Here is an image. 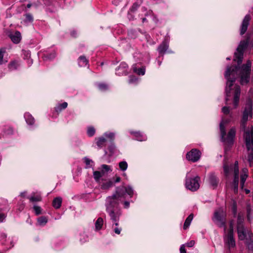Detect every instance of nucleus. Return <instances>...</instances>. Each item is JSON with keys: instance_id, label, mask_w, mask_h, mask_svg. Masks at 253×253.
I'll use <instances>...</instances> for the list:
<instances>
[{"instance_id": "obj_1", "label": "nucleus", "mask_w": 253, "mask_h": 253, "mask_svg": "<svg viewBox=\"0 0 253 253\" xmlns=\"http://www.w3.org/2000/svg\"><path fill=\"white\" fill-rule=\"evenodd\" d=\"M251 67V62L249 60L241 68L237 67L227 68L225 74V77L227 80L226 87V101L227 103V101L230 100V98L233 96L234 106L235 107L238 106L240 95V88L239 85L233 84L235 81V75L240 74L241 84H247L249 81Z\"/></svg>"}, {"instance_id": "obj_2", "label": "nucleus", "mask_w": 253, "mask_h": 253, "mask_svg": "<svg viewBox=\"0 0 253 253\" xmlns=\"http://www.w3.org/2000/svg\"><path fill=\"white\" fill-rule=\"evenodd\" d=\"M124 191L122 188H116L115 192L106 199V210L108 214L121 212L117 210L120 203L123 201Z\"/></svg>"}, {"instance_id": "obj_3", "label": "nucleus", "mask_w": 253, "mask_h": 253, "mask_svg": "<svg viewBox=\"0 0 253 253\" xmlns=\"http://www.w3.org/2000/svg\"><path fill=\"white\" fill-rule=\"evenodd\" d=\"M237 230L238 239L240 240L252 241L253 236L250 231L245 227L244 217L240 214H239L238 216Z\"/></svg>"}, {"instance_id": "obj_4", "label": "nucleus", "mask_w": 253, "mask_h": 253, "mask_svg": "<svg viewBox=\"0 0 253 253\" xmlns=\"http://www.w3.org/2000/svg\"><path fill=\"white\" fill-rule=\"evenodd\" d=\"M220 131L221 141L226 146L232 145L234 143L236 133V128L235 127H231L228 131L227 134H226L225 127L223 126V123H220Z\"/></svg>"}, {"instance_id": "obj_5", "label": "nucleus", "mask_w": 253, "mask_h": 253, "mask_svg": "<svg viewBox=\"0 0 253 253\" xmlns=\"http://www.w3.org/2000/svg\"><path fill=\"white\" fill-rule=\"evenodd\" d=\"M244 138L247 148L249 151L248 160L251 167L253 161V127L251 130H246L245 132Z\"/></svg>"}, {"instance_id": "obj_6", "label": "nucleus", "mask_w": 253, "mask_h": 253, "mask_svg": "<svg viewBox=\"0 0 253 253\" xmlns=\"http://www.w3.org/2000/svg\"><path fill=\"white\" fill-rule=\"evenodd\" d=\"M224 170L225 174L228 175L231 171L234 173V181L233 185L235 192L238 190V183H239V166L238 162L236 161L234 165L229 167L227 165H224Z\"/></svg>"}, {"instance_id": "obj_7", "label": "nucleus", "mask_w": 253, "mask_h": 253, "mask_svg": "<svg viewBox=\"0 0 253 253\" xmlns=\"http://www.w3.org/2000/svg\"><path fill=\"white\" fill-rule=\"evenodd\" d=\"M213 220L219 227H223L224 232H225L226 213L223 209H219L215 211Z\"/></svg>"}, {"instance_id": "obj_8", "label": "nucleus", "mask_w": 253, "mask_h": 253, "mask_svg": "<svg viewBox=\"0 0 253 253\" xmlns=\"http://www.w3.org/2000/svg\"><path fill=\"white\" fill-rule=\"evenodd\" d=\"M249 38L246 40L241 41L237 49V51L235 53L234 60L237 61L238 64L241 63L243 58L244 50L247 47L249 43Z\"/></svg>"}, {"instance_id": "obj_9", "label": "nucleus", "mask_w": 253, "mask_h": 253, "mask_svg": "<svg viewBox=\"0 0 253 253\" xmlns=\"http://www.w3.org/2000/svg\"><path fill=\"white\" fill-rule=\"evenodd\" d=\"M252 106L251 102L249 101L246 104L243 115V118L241 122V127L245 130L246 123L248 121L249 117L252 116Z\"/></svg>"}, {"instance_id": "obj_10", "label": "nucleus", "mask_w": 253, "mask_h": 253, "mask_svg": "<svg viewBox=\"0 0 253 253\" xmlns=\"http://www.w3.org/2000/svg\"><path fill=\"white\" fill-rule=\"evenodd\" d=\"M225 242L229 249L235 246V241L233 238V223H230L229 231L225 237Z\"/></svg>"}, {"instance_id": "obj_11", "label": "nucleus", "mask_w": 253, "mask_h": 253, "mask_svg": "<svg viewBox=\"0 0 253 253\" xmlns=\"http://www.w3.org/2000/svg\"><path fill=\"white\" fill-rule=\"evenodd\" d=\"M199 180L200 177L198 176L193 178H187L185 183L186 188L192 191H196L200 187Z\"/></svg>"}, {"instance_id": "obj_12", "label": "nucleus", "mask_w": 253, "mask_h": 253, "mask_svg": "<svg viewBox=\"0 0 253 253\" xmlns=\"http://www.w3.org/2000/svg\"><path fill=\"white\" fill-rule=\"evenodd\" d=\"M201 152L197 149H193L186 154L188 160L195 162L198 161L201 157Z\"/></svg>"}, {"instance_id": "obj_13", "label": "nucleus", "mask_w": 253, "mask_h": 253, "mask_svg": "<svg viewBox=\"0 0 253 253\" xmlns=\"http://www.w3.org/2000/svg\"><path fill=\"white\" fill-rule=\"evenodd\" d=\"M251 19L250 15H247L244 17L241 28L240 34L241 35L244 34L246 32L249 24V21Z\"/></svg>"}, {"instance_id": "obj_14", "label": "nucleus", "mask_w": 253, "mask_h": 253, "mask_svg": "<svg viewBox=\"0 0 253 253\" xmlns=\"http://www.w3.org/2000/svg\"><path fill=\"white\" fill-rule=\"evenodd\" d=\"M9 37L11 39V41L14 43H18L20 42L21 40V33L18 31L15 32H12L8 35Z\"/></svg>"}, {"instance_id": "obj_15", "label": "nucleus", "mask_w": 253, "mask_h": 253, "mask_svg": "<svg viewBox=\"0 0 253 253\" xmlns=\"http://www.w3.org/2000/svg\"><path fill=\"white\" fill-rule=\"evenodd\" d=\"M248 177V170L247 168H243L242 169L241 173L240 175V184L242 189L244 186L245 182L247 178Z\"/></svg>"}, {"instance_id": "obj_16", "label": "nucleus", "mask_w": 253, "mask_h": 253, "mask_svg": "<svg viewBox=\"0 0 253 253\" xmlns=\"http://www.w3.org/2000/svg\"><path fill=\"white\" fill-rule=\"evenodd\" d=\"M110 216V218L114 224L112 225V227H113V225H115L116 227H118L119 225V221L120 219V217L121 215V212H117L115 213H113L112 214H109Z\"/></svg>"}, {"instance_id": "obj_17", "label": "nucleus", "mask_w": 253, "mask_h": 253, "mask_svg": "<svg viewBox=\"0 0 253 253\" xmlns=\"http://www.w3.org/2000/svg\"><path fill=\"white\" fill-rule=\"evenodd\" d=\"M209 182L212 188L214 189L217 185L218 180L216 176L213 174H211L209 175Z\"/></svg>"}, {"instance_id": "obj_18", "label": "nucleus", "mask_w": 253, "mask_h": 253, "mask_svg": "<svg viewBox=\"0 0 253 253\" xmlns=\"http://www.w3.org/2000/svg\"><path fill=\"white\" fill-rule=\"evenodd\" d=\"M117 188H122L123 189L124 191V195H123V199H125L126 193L130 197H132L133 195V190L132 187L130 186H127L126 187L124 186H120L117 187Z\"/></svg>"}, {"instance_id": "obj_19", "label": "nucleus", "mask_w": 253, "mask_h": 253, "mask_svg": "<svg viewBox=\"0 0 253 253\" xmlns=\"http://www.w3.org/2000/svg\"><path fill=\"white\" fill-rule=\"evenodd\" d=\"M95 140L96 145L99 148L105 146L107 142V139L104 136L96 138Z\"/></svg>"}, {"instance_id": "obj_20", "label": "nucleus", "mask_w": 253, "mask_h": 253, "mask_svg": "<svg viewBox=\"0 0 253 253\" xmlns=\"http://www.w3.org/2000/svg\"><path fill=\"white\" fill-rule=\"evenodd\" d=\"M62 202V199L61 197H58L54 199L52 202L53 207L58 209L60 208Z\"/></svg>"}, {"instance_id": "obj_21", "label": "nucleus", "mask_w": 253, "mask_h": 253, "mask_svg": "<svg viewBox=\"0 0 253 253\" xmlns=\"http://www.w3.org/2000/svg\"><path fill=\"white\" fill-rule=\"evenodd\" d=\"M128 68V66L125 63V62H122L120 64L119 67V70H122V72H119V75H126L127 74H128V72L127 71V68Z\"/></svg>"}, {"instance_id": "obj_22", "label": "nucleus", "mask_w": 253, "mask_h": 253, "mask_svg": "<svg viewBox=\"0 0 253 253\" xmlns=\"http://www.w3.org/2000/svg\"><path fill=\"white\" fill-rule=\"evenodd\" d=\"M68 106V103L66 102L61 104H58L55 108V111L59 113L62 111V110L66 109Z\"/></svg>"}, {"instance_id": "obj_23", "label": "nucleus", "mask_w": 253, "mask_h": 253, "mask_svg": "<svg viewBox=\"0 0 253 253\" xmlns=\"http://www.w3.org/2000/svg\"><path fill=\"white\" fill-rule=\"evenodd\" d=\"M113 186V182L110 180L103 181L100 184V187L104 190H107Z\"/></svg>"}, {"instance_id": "obj_24", "label": "nucleus", "mask_w": 253, "mask_h": 253, "mask_svg": "<svg viewBox=\"0 0 253 253\" xmlns=\"http://www.w3.org/2000/svg\"><path fill=\"white\" fill-rule=\"evenodd\" d=\"M25 118L27 123L30 125H33L35 123V119L34 117L29 113H26L25 114Z\"/></svg>"}, {"instance_id": "obj_25", "label": "nucleus", "mask_w": 253, "mask_h": 253, "mask_svg": "<svg viewBox=\"0 0 253 253\" xmlns=\"http://www.w3.org/2000/svg\"><path fill=\"white\" fill-rule=\"evenodd\" d=\"M194 215L193 213L190 214L188 217L186 219L184 225H183V229L184 230L187 229L189 226L190 225V223L193 218Z\"/></svg>"}, {"instance_id": "obj_26", "label": "nucleus", "mask_w": 253, "mask_h": 253, "mask_svg": "<svg viewBox=\"0 0 253 253\" xmlns=\"http://www.w3.org/2000/svg\"><path fill=\"white\" fill-rule=\"evenodd\" d=\"M88 60L84 56H81L78 59V63L80 66H85L88 64Z\"/></svg>"}, {"instance_id": "obj_27", "label": "nucleus", "mask_w": 253, "mask_h": 253, "mask_svg": "<svg viewBox=\"0 0 253 253\" xmlns=\"http://www.w3.org/2000/svg\"><path fill=\"white\" fill-rule=\"evenodd\" d=\"M19 66L18 61L17 60L11 61L8 65L9 70L12 71L17 69Z\"/></svg>"}, {"instance_id": "obj_28", "label": "nucleus", "mask_w": 253, "mask_h": 253, "mask_svg": "<svg viewBox=\"0 0 253 253\" xmlns=\"http://www.w3.org/2000/svg\"><path fill=\"white\" fill-rule=\"evenodd\" d=\"M132 70L134 73H136L139 75H144L145 74V69L143 67L137 69L136 65H134L132 66Z\"/></svg>"}, {"instance_id": "obj_29", "label": "nucleus", "mask_w": 253, "mask_h": 253, "mask_svg": "<svg viewBox=\"0 0 253 253\" xmlns=\"http://www.w3.org/2000/svg\"><path fill=\"white\" fill-rule=\"evenodd\" d=\"M103 224V220L101 217H99L95 222V226L96 230H99L101 229Z\"/></svg>"}, {"instance_id": "obj_30", "label": "nucleus", "mask_w": 253, "mask_h": 253, "mask_svg": "<svg viewBox=\"0 0 253 253\" xmlns=\"http://www.w3.org/2000/svg\"><path fill=\"white\" fill-rule=\"evenodd\" d=\"M130 133L131 135H133L137 140L139 141H142V135L141 133L139 131H130Z\"/></svg>"}, {"instance_id": "obj_31", "label": "nucleus", "mask_w": 253, "mask_h": 253, "mask_svg": "<svg viewBox=\"0 0 253 253\" xmlns=\"http://www.w3.org/2000/svg\"><path fill=\"white\" fill-rule=\"evenodd\" d=\"M47 222V218L45 216H41L38 218V223L40 226L45 225Z\"/></svg>"}, {"instance_id": "obj_32", "label": "nucleus", "mask_w": 253, "mask_h": 253, "mask_svg": "<svg viewBox=\"0 0 253 253\" xmlns=\"http://www.w3.org/2000/svg\"><path fill=\"white\" fill-rule=\"evenodd\" d=\"M104 174V171H95L93 172V176L94 179L96 180V181H99L100 178L102 177Z\"/></svg>"}, {"instance_id": "obj_33", "label": "nucleus", "mask_w": 253, "mask_h": 253, "mask_svg": "<svg viewBox=\"0 0 253 253\" xmlns=\"http://www.w3.org/2000/svg\"><path fill=\"white\" fill-rule=\"evenodd\" d=\"M168 48V46L165 43H162L158 47V51L160 53H164Z\"/></svg>"}, {"instance_id": "obj_34", "label": "nucleus", "mask_w": 253, "mask_h": 253, "mask_svg": "<svg viewBox=\"0 0 253 253\" xmlns=\"http://www.w3.org/2000/svg\"><path fill=\"white\" fill-rule=\"evenodd\" d=\"M104 137L107 140L112 141L115 138V134L113 132L105 133L104 134Z\"/></svg>"}, {"instance_id": "obj_35", "label": "nucleus", "mask_w": 253, "mask_h": 253, "mask_svg": "<svg viewBox=\"0 0 253 253\" xmlns=\"http://www.w3.org/2000/svg\"><path fill=\"white\" fill-rule=\"evenodd\" d=\"M29 200L31 202H39L41 201L42 198L41 196L39 195H34L29 198Z\"/></svg>"}, {"instance_id": "obj_36", "label": "nucleus", "mask_w": 253, "mask_h": 253, "mask_svg": "<svg viewBox=\"0 0 253 253\" xmlns=\"http://www.w3.org/2000/svg\"><path fill=\"white\" fill-rule=\"evenodd\" d=\"M120 169L123 170H126L127 168V164L126 161H122L119 164Z\"/></svg>"}, {"instance_id": "obj_37", "label": "nucleus", "mask_w": 253, "mask_h": 253, "mask_svg": "<svg viewBox=\"0 0 253 253\" xmlns=\"http://www.w3.org/2000/svg\"><path fill=\"white\" fill-rule=\"evenodd\" d=\"M95 129L93 127L89 126L87 128V134L89 136L91 137L93 136L95 134Z\"/></svg>"}, {"instance_id": "obj_38", "label": "nucleus", "mask_w": 253, "mask_h": 253, "mask_svg": "<svg viewBox=\"0 0 253 253\" xmlns=\"http://www.w3.org/2000/svg\"><path fill=\"white\" fill-rule=\"evenodd\" d=\"M5 52V50L3 48L0 49V65H1L5 63L3 60V55ZM6 61H5L6 62Z\"/></svg>"}, {"instance_id": "obj_39", "label": "nucleus", "mask_w": 253, "mask_h": 253, "mask_svg": "<svg viewBox=\"0 0 253 253\" xmlns=\"http://www.w3.org/2000/svg\"><path fill=\"white\" fill-rule=\"evenodd\" d=\"M246 244L249 250H253V237H252V241L246 240Z\"/></svg>"}, {"instance_id": "obj_40", "label": "nucleus", "mask_w": 253, "mask_h": 253, "mask_svg": "<svg viewBox=\"0 0 253 253\" xmlns=\"http://www.w3.org/2000/svg\"><path fill=\"white\" fill-rule=\"evenodd\" d=\"M4 132L6 135H11L13 133V128L12 127H9L4 130Z\"/></svg>"}, {"instance_id": "obj_41", "label": "nucleus", "mask_w": 253, "mask_h": 253, "mask_svg": "<svg viewBox=\"0 0 253 253\" xmlns=\"http://www.w3.org/2000/svg\"><path fill=\"white\" fill-rule=\"evenodd\" d=\"M98 87L101 90H105L108 88V86L106 84H100L98 85Z\"/></svg>"}, {"instance_id": "obj_42", "label": "nucleus", "mask_w": 253, "mask_h": 253, "mask_svg": "<svg viewBox=\"0 0 253 253\" xmlns=\"http://www.w3.org/2000/svg\"><path fill=\"white\" fill-rule=\"evenodd\" d=\"M34 209L37 215H39L41 213V208L40 207L35 206L34 207Z\"/></svg>"}, {"instance_id": "obj_43", "label": "nucleus", "mask_w": 253, "mask_h": 253, "mask_svg": "<svg viewBox=\"0 0 253 253\" xmlns=\"http://www.w3.org/2000/svg\"><path fill=\"white\" fill-rule=\"evenodd\" d=\"M222 111L225 115L229 114L230 113L229 108L228 107H223L222 109Z\"/></svg>"}, {"instance_id": "obj_44", "label": "nucleus", "mask_w": 253, "mask_h": 253, "mask_svg": "<svg viewBox=\"0 0 253 253\" xmlns=\"http://www.w3.org/2000/svg\"><path fill=\"white\" fill-rule=\"evenodd\" d=\"M56 55V54L54 52H53L48 55H46V58H47L48 59H52L55 58Z\"/></svg>"}, {"instance_id": "obj_45", "label": "nucleus", "mask_w": 253, "mask_h": 253, "mask_svg": "<svg viewBox=\"0 0 253 253\" xmlns=\"http://www.w3.org/2000/svg\"><path fill=\"white\" fill-rule=\"evenodd\" d=\"M121 231H122V228L121 227H115L114 228V232L118 234V235H119L120 234L121 232Z\"/></svg>"}, {"instance_id": "obj_46", "label": "nucleus", "mask_w": 253, "mask_h": 253, "mask_svg": "<svg viewBox=\"0 0 253 253\" xmlns=\"http://www.w3.org/2000/svg\"><path fill=\"white\" fill-rule=\"evenodd\" d=\"M102 168L103 169L102 170V171H108L109 170H110V168L109 166L108 165H102Z\"/></svg>"}, {"instance_id": "obj_47", "label": "nucleus", "mask_w": 253, "mask_h": 253, "mask_svg": "<svg viewBox=\"0 0 253 253\" xmlns=\"http://www.w3.org/2000/svg\"><path fill=\"white\" fill-rule=\"evenodd\" d=\"M26 20L27 21H32L33 20V17L30 14H27L26 15Z\"/></svg>"}, {"instance_id": "obj_48", "label": "nucleus", "mask_w": 253, "mask_h": 253, "mask_svg": "<svg viewBox=\"0 0 253 253\" xmlns=\"http://www.w3.org/2000/svg\"><path fill=\"white\" fill-rule=\"evenodd\" d=\"M195 244V241L191 240L190 242L186 244V246L188 247H192Z\"/></svg>"}, {"instance_id": "obj_49", "label": "nucleus", "mask_w": 253, "mask_h": 253, "mask_svg": "<svg viewBox=\"0 0 253 253\" xmlns=\"http://www.w3.org/2000/svg\"><path fill=\"white\" fill-rule=\"evenodd\" d=\"M180 253H186V251L185 250V245H182L180 248Z\"/></svg>"}, {"instance_id": "obj_50", "label": "nucleus", "mask_w": 253, "mask_h": 253, "mask_svg": "<svg viewBox=\"0 0 253 253\" xmlns=\"http://www.w3.org/2000/svg\"><path fill=\"white\" fill-rule=\"evenodd\" d=\"M137 79L134 76H130L129 79V83H132L135 82Z\"/></svg>"}, {"instance_id": "obj_51", "label": "nucleus", "mask_w": 253, "mask_h": 253, "mask_svg": "<svg viewBox=\"0 0 253 253\" xmlns=\"http://www.w3.org/2000/svg\"><path fill=\"white\" fill-rule=\"evenodd\" d=\"M229 119H223L221 123H223V126L225 127V125L230 122Z\"/></svg>"}, {"instance_id": "obj_52", "label": "nucleus", "mask_w": 253, "mask_h": 253, "mask_svg": "<svg viewBox=\"0 0 253 253\" xmlns=\"http://www.w3.org/2000/svg\"><path fill=\"white\" fill-rule=\"evenodd\" d=\"M5 215L3 213H0V222H2L5 218Z\"/></svg>"}, {"instance_id": "obj_53", "label": "nucleus", "mask_w": 253, "mask_h": 253, "mask_svg": "<svg viewBox=\"0 0 253 253\" xmlns=\"http://www.w3.org/2000/svg\"><path fill=\"white\" fill-rule=\"evenodd\" d=\"M138 5L136 3H134L133 6H132L131 10H135L137 9V8L138 7Z\"/></svg>"}, {"instance_id": "obj_54", "label": "nucleus", "mask_w": 253, "mask_h": 253, "mask_svg": "<svg viewBox=\"0 0 253 253\" xmlns=\"http://www.w3.org/2000/svg\"><path fill=\"white\" fill-rule=\"evenodd\" d=\"M124 207L125 208H128L129 206V203L127 201H125L124 203Z\"/></svg>"}, {"instance_id": "obj_55", "label": "nucleus", "mask_w": 253, "mask_h": 253, "mask_svg": "<svg viewBox=\"0 0 253 253\" xmlns=\"http://www.w3.org/2000/svg\"><path fill=\"white\" fill-rule=\"evenodd\" d=\"M121 180V178L119 176H117L115 180L116 182H119Z\"/></svg>"}, {"instance_id": "obj_56", "label": "nucleus", "mask_w": 253, "mask_h": 253, "mask_svg": "<svg viewBox=\"0 0 253 253\" xmlns=\"http://www.w3.org/2000/svg\"><path fill=\"white\" fill-rule=\"evenodd\" d=\"M90 160H89V159H86L85 160V163L87 165H89L90 164Z\"/></svg>"}, {"instance_id": "obj_57", "label": "nucleus", "mask_w": 253, "mask_h": 253, "mask_svg": "<svg viewBox=\"0 0 253 253\" xmlns=\"http://www.w3.org/2000/svg\"><path fill=\"white\" fill-rule=\"evenodd\" d=\"M26 192H22V193H21V196L22 197H24L26 196Z\"/></svg>"}, {"instance_id": "obj_58", "label": "nucleus", "mask_w": 253, "mask_h": 253, "mask_svg": "<svg viewBox=\"0 0 253 253\" xmlns=\"http://www.w3.org/2000/svg\"><path fill=\"white\" fill-rule=\"evenodd\" d=\"M247 193H249L250 192V191L249 190H246Z\"/></svg>"}, {"instance_id": "obj_59", "label": "nucleus", "mask_w": 253, "mask_h": 253, "mask_svg": "<svg viewBox=\"0 0 253 253\" xmlns=\"http://www.w3.org/2000/svg\"><path fill=\"white\" fill-rule=\"evenodd\" d=\"M2 236H3L4 238H5V237H6V235L5 234H3L2 235Z\"/></svg>"}, {"instance_id": "obj_60", "label": "nucleus", "mask_w": 253, "mask_h": 253, "mask_svg": "<svg viewBox=\"0 0 253 253\" xmlns=\"http://www.w3.org/2000/svg\"><path fill=\"white\" fill-rule=\"evenodd\" d=\"M20 209H21L22 210L23 209V206H21V207H20Z\"/></svg>"}, {"instance_id": "obj_61", "label": "nucleus", "mask_w": 253, "mask_h": 253, "mask_svg": "<svg viewBox=\"0 0 253 253\" xmlns=\"http://www.w3.org/2000/svg\"><path fill=\"white\" fill-rule=\"evenodd\" d=\"M28 7H30V5L28 4Z\"/></svg>"}, {"instance_id": "obj_62", "label": "nucleus", "mask_w": 253, "mask_h": 253, "mask_svg": "<svg viewBox=\"0 0 253 253\" xmlns=\"http://www.w3.org/2000/svg\"><path fill=\"white\" fill-rule=\"evenodd\" d=\"M143 21H145V18H143Z\"/></svg>"}]
</instances>
